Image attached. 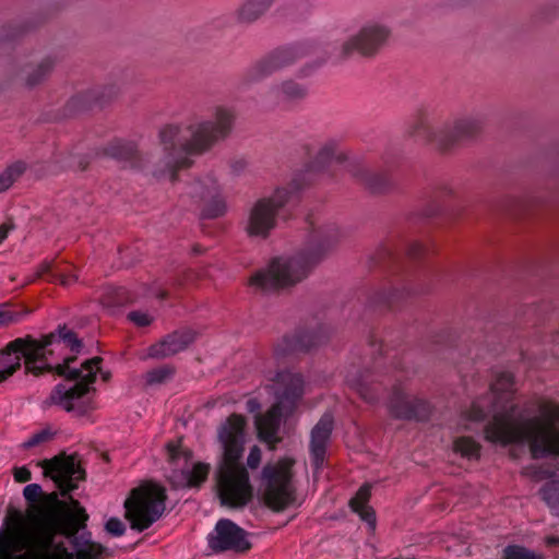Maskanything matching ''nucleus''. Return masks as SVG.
Listing matches in <instances>:
<instances>
[{"label":"nucleus","mask_w":559,"mask_h":559,"mask_svg":"<svg viewBox=\"0 0 559 559\" xmlns=\"http://www.w3.org/2000/svg\"><path fill=\"white\" fill-rule=\"evenodd\" d=\"M175 372L176 368L171 365H164L162 367L151 369L145 374L146 384H162L170 379Z\"/></svg>","instance_id":"e433bc0d"},{"label":"nucleus","mask_w":559,"mask_h":559,"mask_svg":"<svg viewBox=\"0 0 559 559\" xmlns=\"http://www.w3.org/2000/svg\"><path fill=\"white\" fill-rule=\"evenodd\" d=\"M391 33L390 26L384 23L368 22L342 44L340 58L346 60L354 52L364 58H373L386 46Z\"/></svg>","instance_id":"dca6fc26"},{"label":"nucleus","mask_w":559,"mask_h":559,"mask_svg":"<svg viewBox=\"0 0 559 559\" xmlns=\"http://www.w3.org/2000/svg\"><path fill=\"white\" fill-rule=\"evenodd\" d=\"M310 182L307 174L293 176L285 187H278L271 195L257 200L249 209L243 229L250 237L267 238L276 227V217L282 209L299 201L300 192Z\"/></svg>","instance_id":"9d476101"},{"label":"nucleus","mask_w":559,"mask_h":559,"mask_svg":"<svg viewBox=\"0 0 559 559\" xmlns=\"http://www.w3.org/2000/svg\"><path fill=\"white\" fill-rule=\"evenodd\" d=\"M13 476H14L15 481H17V483H26V481L31 480L32 473L25 466L14 467Z\"/></svg>","instance_id":"864d4df0"},{"label":"nucleus","mask_w":559,"mask_h":559,"mask_svg":"<svg viewBox=\"0 0 559 559\" xmlns=\"http://www.w3.org/2000/svg\"><path fill=\"white\" fill-rule=\"evenodd\" d=\"M431 411L427 401L409 396L401 388L393 389L389 401V412L395 419L427 421Z\"/></svg>","instance_id":"aec40b11"},{"label":"nucleus","mask_w":559,"mask_h":559,"mask_svg":"<svg viewBox=\"0 0 559 559\" xmlns=\"http://www.w3.org/2000/svg\"><path fill=\"white\" fill-rule=\"evenodd\" d=\"M338 147V141L334 139L325 141L321 144L314 158L307 165V167L296 171L293 175L297 176L299 174H307L309 176L310 182L304 187V190L309 188L314 182L316 177L325 169V167L331 163L333 158H341V156L337 154Z\"/></svg>","instance_id":"a878e982"},{"label":"nucleus","mask_w":559,"mask_h":559,"mask_svg":"<svg viewBox=\"0 0 559 559\" xmlns=\"http://www.w3.org/2000/svg\"><path fill=\"white\" fill-rule=\"evenodd\" d=\"M55 333H57L56 341H63L72 352L80 353L81 348L83 347V344L82 341L78 338L76 334L72 330L63 325L59 326Z\"/></svg>","instance_id":"4c0bfd02"},{"label":"nucleus","mask_w":559,"mask_h":559,"mask_svg":"<svg viewBox=\"0 0 559 559\" xmlns=\"http://www.w3.org/2000/svg\"><path fill=\"white\" fill-rule=\"evenodd\" d=\"M293 7L301 10L302 14H309L312 9V5L308 0H296L293 2Z\"/></svg>","instance_id":"4d7b16f0"},{"label":"nucleus","mask_w":559,"mask_h":559,"mask_svg":"<svg viewBox=\"0 0 559 559\" xmlns=\"http://www.w3.org/2000/svg\"><path fill=\"white\" fill-rule=\"evenodd\" d=\"M511 412L499 413L484 429L486 440L492 443H519L526 441L532 457L559 455V405L543 404L540 416L515 419L514 407Z\"/></svg>","instance_id":"20e7f679"},{"label":"nucleus","mask_w":559,"mask_h":559,"mask_svg":"<svg viewBox=\"0 0 559 559\" xmlns=\"http://www.w3.org/2000/svg\"><path fill=\"white\" fill-rule=\"evenodd\" d=\"M296 461L283 457L276 464H266L262 469L263 500L274 512H283L297 500L296 487L293 484V466Z\"/></svg>","instance_id":"4468645a"},{"label":"nucleus","mask_w":559,"mask_h":559,"mask_svg":"<svg viewBox=\"0 0 559 559\" xmlns=\"http://www.w3.org/2000/svg\"><path fill=\"white\" fill-rule=\"evenodd\" d=\"M275 0H245L235 11L236 22L240 25H251L271 9Z\"/></svg>","instance_id":"c756f323"},{"label":"nucleus","mask_w":559,"mask_h":559,"mask_svg":"<svg viewBox=\"0 0 559 559\" xmlns=\"http://www.w3.org/2000/svg\"><path fill=\"white\" fill-rule=\"evenodd\" d=\"M480 444L468 436L459 437L453 442L454 452L468 460H478L480 457Z\"/></svg>","instance_id":"473e14b6"},{"label":"nucleus","mask_w":559,"mask_h":559,"mask_svg":"<svg viewBox=\"0 0 559 559\" xmlns=\"http://www.w3.org/2000/svg\"><path fill=\"white\" fill-rule=\"evenodd\" d=\"M129 319L140 328L148 326L153 322V317H129Z\"/></svg>","instance_id":"13d9d810"},{"label":"nucleus","mask_w":559,"mask_h":559,"mask_svg":"<svg viewBox=\"0 0 559 559\" xmlns=\"http://www.w3.org/2000/svg\"><path fill=\"white\" fill-rule=\"evenodd\" d=\"M274 381L283 386V391L277 396V402L264 414L255 418L258 437L267 443L270 450H274L276 444L282 441L277 436L281 427V419L290 416L298 401L304 394V379L299 373H292L287 370L278 371Z\"/></svg>","instance_id":"f8f14e48"},{"label":"nucleus","mask_w":559,"mask_h":559,"mask_svg":"<svg viewBox=\"0 0 559 559\" xmlns=\"http://www.w3.org/2000/svg\"><path fill=\"white\" fill-rule=\"evenodd\" d=\"M271 92L280 103L288 106H296L308 97V87L293 79L274 84Z\"/></svg>","instance_id":"bb28decb"},{"label":"nucleus","mask_w":559,"mask_h":559,"mask_svg":"<svg viewBox=\"0 0 559 559\" xmlns=\"http://www.w3.org/2000/svg\"><path fill=\"white\" fill-rule=\"evenodd\" d=\"M539 495L550 509L559 513V480L547 481L539 489Z\"/></svg>","instance_id":"f704fd0d"},{"label":"nucleus","mask_w":559,"mask_h":559,"mask_svg":"<svg viewBox=\"0 0 559 559\" xmlns=\"http://www.w3.org/2000/svg\"><path fill=\"white\" fill-rule=\"evenodd\" d=\"M211 466L207 463L198 462L191 471H182L177 477L169 478L171 487L177 488H199L207 479Z\"/></svg>","instance_id":"7c9ffc66"},{"label":"nucleus","mask_w":559,"mask_h":559,"mask_svg":"<svg viewBox=\"0 0 559 559\" xmlns=\"http://www.w3.org/2000/svg\"><path fill=\"white\" fill-rule=\"evenodd\" d=\"M547 467L552 472V476L555 477L557 472L559 471V461L557 457H554L550 462L545 463Z\"/></svg>","instance_id":"680f3d73"},{"label":"nucleus","mask_w":559,"mask_h":559,"mask_svg":"<svg viewBox=\"0 0 559 559\" xmlns=\"http://www.w3.org/2000/svg\"><path fill=\"white\" fill-rule=\"evenodd\" d=\"M36 513L28 520L20 510L9 508L4 519L7 532L0 531L4 539L8 559H74L62 540L52 537L46 544L35 534Z\"/></svg>","instance_id":"6e6552de"},{"label":"nucleus","mask_w":559,"mask_h":559,"mask_svg":"<svg viewBox=\"0 0 559 559\" xmlns=\"http://www.w3.org/2000/svg\"><path fill=\"white\" fill-rule=\"evenodd\" d=\"M74 153H60L53 157V164L59 171L75 170Z\"/></svg>","instance_id":"a19ab883"},{"label":"nucleus","mask_w":559,"mask_h":559,"mask_svg":"<svg viewBox=\"0 0 559 559\" xmlns=\"http://www.w3.org/2000/svg\"><path fill=\"white\" fill-rule=\"evenodd\" d=\"M166 451L168 454V461L175 463L181 455V439L177 441H170L166 444Z\"/></svg>","instance_id":"09e8293b"},{"label":"nucleus","mask_w":559,"mask_h":559,"mask_svg":"<svg viewBox=\"0 0 559 559\" xmlns=\"http://www.w3.org/2000/svg\"><path fill=\"white\" fill-rule=\"evenodd\" d=\"M74 159H75V170H81V171H84L87 169L88 165H90V157L88 155H84V154H74Z\"/></svg>","instance_id":"5fc2aeb1"},{"label":"nucleus","mask_w":559,"mask_h":559,"mask_svg":"<svg viewBox=\"0 0 559 559\" xmlns=\"http://www.w3.org/2000/svg\"><path fill=\"white\" fill-rule=\"evenodd\" d=\"M150 294L158 299H164L168 295L167 290L159 287L150 288Z\"/></svg>","instance_id":"052dcab7"},{"label":"nucleus","mask_w":559,"mask_h":559,"mask_svg":"<svg viewBox=\"0 0 559 559\" xmlns=\"http://www.w3.org/2000/svg\"><path fill=\"white\" fill-rule=\"evenodd\" d=\"M75 360L76 356H69L62 364L55 366L53 373L74 384L70 388L62 383L56 385L47 403L59 405L66 412L74 413L76 417H84L96 409L94 401L96 388L93 384L96 382L103 358L95 356L85 360L81 368H72L71 365Z\"/></svg>","instance_id":"0eeeda50"},{"label":"nucleus","mask_w":559,"mask_h":559,"mask_svg":"<svg viewBox=\"0 0 559 559\" xmlns=\"http://www.w3.org/2000/svg\"><path fill=\"white\" fill-rule=\"evenodd\" d=\"M513 388V376L510 372H501L496 381L490 385L495 395L499 393L510 394Z\"/></svg>","instance_id":"58836bf2"},{"label":"nucleus","mask_w":559,"mask_h":559,"mask_svg":"<svg viewBox=\"0 0 559 559\" xmlns=\"http://www.w3.org/2000/svg\"><path fill=\"white\" fill-rule=\"evenodd\" d=\"M333 424V416L325 413L312 428L310 450L312 464L316 469H320L323 465L326 453V443L331 437Z\"/></svg>","instance_id":"393cba45"},{"label":"nucleus","mask_w":559,"mask_h":559,"mask_svg":"<svg viewBox=\"0 0 559 559\" xmlns=\"http://www.w3.org/2000/svg\"><path fill=\"white\" fill-rule=\"evenodd\" d=\"M120 93L116 84L96 86L79 93L67 103L71 114H79L95 107H103L114 100Z\"/></svg>","instance_id":"5701e85b"},{"label":"nucleus","mask_w":559,"mask_h":559,"mask_svg":"<svg viewBox=\"0 0 559 559\" xmlns=\"http://www.w3.org/2000/svg\"><path fill=\"white\" fill-rule=\"evenodd\" d=\"M14 322V317H0V325L7 326Z\"/></svg>","instance_id":"338daca9"},{"label":"nucleus","mask_w":559,"mask_h":559,"mask_svg":"<svg viewBox=\"0 0 559 559\" xmlns=\"http://www.w3.org/2000/svg\"><path fill=\"white\" fill-rule=\"evenodd\" d=\"M132 301V294L124 287L107 288L102 298V304L107 309H120Z\"/></svg>","instance_id":"2f4dec72"},{"label":"nucleus","mask_w":559,"mask_h":559,"mask_svg":"<svg viewBox=\"0 0 559 559\" xmlns=\"http://www.w3.org/2000/svg\"><path fill=\"white\" fill-rule=\"evenodd\" d=\"M452 193V190L448 187V186H442L441 188H439V190H437L433 194V202L437 203L436 207L433 210H427L425 212V215L426 216H432L435 214H437L441 207L440 205V201L443 197L445 195H450Z\"/></svg>","instance_id":"a18cd8bd"},{"label":"nucleus","mask_w":559,"mask_h":559,"mask_svg":"<svg viewBox=\"0 0 559 559\" xmlns=\"http://www.w3.org/2000/svg\"><path fill=\"white\" fill-rule=\"evenodd\" d=\"M485 417V413L483 409H477V413L475 414V419H483Z\"/></svg>","instance_id":"774afa93"},{"label":"nucleus","mask_w":559,"mask_h":559,"mask_svg":"<svg viewBox=\"0 0 559 559\" xmlns=\"http://www.w3.org/2000/svg\"><path fill=\"white\" fill-rule=\"evenodd\" d=\"M166 489L153 481L133 488L124 500V519L130 527L143 532L163 515L166 507Z\"/></svg>","instance_id":"ddd939ff"},{"label":"nucleus","mask_w":559,"mask_h":559,"mask_svg":"<svg viewBox=\"0 0 559 559\" xmlns=\"http://www.w3.org/2000/svg\"><path fill=\"white\" fill-rule=\"evenodd\" d=\"M532 473L531 476L537 480H545L552 478V472L547 467L545 464L538 465V466H532Z\"/></svg>","instance_id":"8fccbe9b"},{"label":"nucleus","mask_w":559,"mask_h":559,"mask_svg":"<svg viewBox=\"0 0 559 559\" xmlns=\"http://www.w3.org/2000/svg\"><path fill=\"white\" fill-rule=\"evenodd\" d=\"M371 497V485L364 484L356 495L349 500V507L352 510L359 515V518L365 521L369 530L371 532L376 531L377 526V516L374 509L369 506V500Z\"/></svg>","instance_id":"cd10ccee"},{"label":"nucleus","mask_w":559,"mask_h":559,"mask_svg":"<svg viewBox=\"0 0 559 559\" xmlns=\"http://www.w3.org/2000/svg\"><path fill=\"white\" fill-rule=\"evenodd\" d=\"M307 223L310 231L297 253L292 257H275L249 278V285L263 294H281L294 288L337 248L344 238L334 223L319 224L312 216Z\"/></svg>","instance_id":"f03ea898"},{"label":"nucleus","mask_w":559,"mask_h":559,"mask_svg":"<svg viewBox=\"0 0 559 559\" xmlns=\"http://www.w3.org/2000/svg\"><path fill=\"white\" fill-rule=\"evenodd\" d=\"M57 340V333L50 332L41 336L40 340L26 335L19 337L7 344L0 350L2 356L0 369V382L5 381L21 368V360L24 358L25 373H32L39 377L47 372H53L55 366L48 364V357L52 355V345Z\"/></svg>","instance_id":"9b49d317"},{"label":"nucleus","mask_w":559,"mask_h":559,"mask_svg":"<svg viewBox=\"0 0 559 559\" xmlns=\"http://www.w3.org/2000/svg\"><path fill=\"white\" fill-rule=\"evenodd\" d=\"M236 111L231 107L216 106L213 110V120L191 123L182 129L177 124L166 126L159 132L160 143L164 146V158L152 171L156 178L169 176L175 181L179 169L191 166L189 155L202 154L209 151L218 141L225 140L233 131Z\"/></svg>","instance_id":"7ed1b4c3"},{"label":"nucleus","mask_w":559,"mask_h":559,"mask_svg":"<svg viewBox=\"0 0 559 559\" xmlns=\"http://www.w3.org/2000/svg\"><path fill=\"white\" fill-rule=\"evenodd\" d=\"M261 462V450L258 445H253L250 449V453L247 459V464L250 468H257Z\"/></svg>","instance_id":"603ef678"},{"label":"nucleus","mask_w":559,"mask_h":559,"mask_svg":"<svg viewBox=\"0 0 559 559\" xmlns=\"http://www.w3.org/2000/svg\"><path fill=\"white\" fill-rule=\"evenodd\" d=\"M48 281L49 282H59L62 286H70L72 283H75L78 282V275L76 274H70V275H67V274H63V273H56V272H50L48 275Z\"/></svg>","instance_id":"49530a36"},{"label":"nucleus","mask_w":559,"mask_h":559,"mask_svg":"<svg viewBox=\"0 0 559 559\" xmlns=\"http://www.w3.org/2000/svg\"><path fill=\"white\" fill-rule=\"evenodd\" d=\"M487 121L488 114L477 110L462 115L435 129L430 122L429 111L426 108H419L408 133L421 138L425 142L433 144L439 152L447 154L459 147L462 142L479 136Z\"/></svg>","instance_id":"1a4fd4ad"},{"label":"nucleus","mask_w":559,"mask_h":559,"mask_svg":"<svg viewBox=\"0 0 559 559\" xmlns=\"http://www.w3.org/2000/svg\"><path fill=\"white\" fill-rule=\"evenodd\" d=\"M424 252V247L419 242H412L407 247V254L413 258L417 259L419 258Z\"/></svg>","instance_id":"6e6d98bb"},{"label":"nucleus","mask_w":559,"mask_h":559,"mask_svg":"<svg viewBox=\"0 0 559 559\" xmlns=\"http://www.w3.org/2000/svg\"><path fill=\"white\" fill-rule=\"evenodd\" d=\"M449 271L438 269L390 287H371L356 299L340 298L323 308L330 312H400L408 298L431 295L445 283Z\"/></svg>","instance_id":"423d86ee"},{"label":"nucleus","mask_w":559,"mask_h":559,"mask_svg":"<svg viewBox=\"0 0 559 559\" xmlns=\"http://www.w3.org/2000/svg\"><path fill=\"white\" fill-rule=\"evenodd\" d=\"M38 465L44 476L55 483L59 491L48 493L43 508L36 512L35 534L46 544L52 537L67 538L75 549V559H103L114 552L99 543L92 540L91 532H83L87 526L88 514L80 501L70 493L78 489L79 481L86 479L85 468L79 461V454L68 455L61 452L51 459L43 460Z\"/></svg>","instance_id":"f257e3e1"},{"label":"nucleus","mask_w":559,"mask_h":559,"mask_svg":"<svg viewBox=\"0 0 559 559\" xmlns=\"http://www.w3.org/2000/svg\"><path fill=\"white\" fill-rule=\"evenodd\" d=\"M43 493V490H41V487L38 485V484H31V485H27L24 490H23V495H24V498L28 501V502H35L38 500V498L41 496Z\"/></svg>","instance_id":"3c124183"},{"label":"nucleus","mask_w":559,"mask_h":559,"mask_svg":"<svg viewBox=\"0 0 559 559\" xmlns=\"http://www.w3.org/2000/svg\"><path fill=\"white\" fill-rule=\"evenodd\" d=\"M51 267H52V262H44L41 265H40V275H48L50 272H51Z\"/></svg>","instance_id":"69168bd1"},{"label":"nucleus","mask_w":559,"mask_h":559,"mask_svg":"<svg viewBox=\"0 0 559 559\" xmlns=\"http://www.w3.org/2000/svg\"><path fill=\"white\" fill-rule=\"evenodd\" d=\"M33 311V308H29L22 304H0V314H31Z\"/></svg>","instance_id":"79ce46f5"},{"label":"nucleus","mask_w":559,"mask_h":559,"mask_svg":"<svg viewBox=\"0 0 559 559\" xmlns=\"http://www.w3.org/2000/svg\"><path fill=\"white\" fill-rule=\"evenodd\" d=\"M246 425L245 416L233 413L217 432L223 453L215 472V487L221 504L233 509L245 507L253 497L249 473L241 463Z\"/></svg>","instance_id":"39448f33"},{"label":"nucleus","mask_w":559,"mask_h":559,"mask_svg":"<svg viewBox=\"0 0 559 559\" xmlns=\"http://www.w3.org/2000/svg\"><path fill=\"white\" fill-rule=\"evenodd\" d=\"M187 194L201 209V218L214 219L226 213L227 206L221 187L211 175L191 182Z\"/></svg>","instance_id":"f3484780"},{"label":"nucleus","mask_w":559,"mask_h":559,"mask_svg":"<svg viewBox=\"0 0 559 559\" xmlns=\"http://www.w3.org/2000/svg\"><path fill=\"white\" fill-rule=\"evenodd\" d=\"M195 340V332L191 329L174 331L162 341L148 347L147 357L164 359L185 350Z\"/></svg>","instance_id":"b1692460"},{"label":"nucleus","mask_w":559,"mask_h":559,"mask_svg":"<svg viewBox=\"0 0 559 559\" xmlns=\"http://www.w3.org/2000/svg\"><path fill=\"white\" fill-rule=\"evenodd\" d=\"M311 40L297 41L280 46L254 61L243 73V84L260 82L283 69L293 66L298 60L309 56L316 49Z\"/></svg>","instance_id":"2eb2a0df"},{"label":"nucleus","mask_w":559,"mask_h":559,"mask_svg":"<svg viewBox=\"0 0 559 559\" xmlns=\"http://www.w3.org/2000/svg\"><path fill=\"white\" fill-rule=\"evenodd\" d=\"M59 62L60 58L57 53H48L38 59L23 62L17 72L22 86L26 90H34L45 84Z\"/></svg>","instance_id":"412c9836"},{"label":"nucleus","mask_w":559,"mask_h":559,"mask_svg":"<svg viewBox=\"0 0 559 559\" xmlns=\"http://www.w3.org/2000/svg\"><path fill=\"white\" fill-rule=\"evenodd\" d=\"M500 559H545L543 555L521 545H508Z\"/></svg>","instance_id":"c9c22d12"},{"label":"nucleus","mask_w":559,"mask_h":559,"mask_svg":"<svg viewBox=\"0 0 559 559\" xmlns=\"http://www.w3.org/2000/svg\"><path fill=\"white\" fill-rule=\"evenodd\" d=\"M394 259L392 248L386 245L379 246L376 251L370 255L369 261L372 266L384 265Z\"/></svg>","instance_id":"ea45409f"},{"label":"nucleus","mask_w":559,"mask_h":559,"mask_svg":"<svg viewBox=\"0 0 559 559\" xmlns=\"http://www.w3.org/2000/svg\"><path fill=\"white\" fill-rule=\"evenodd\" d=\"M215 533L210 537L209 545L216 554L225 551L245 554L252 548L248 533L228 519H222L216 523Z\"/></svg>","instance_id":"a211bd4d"},{"label":"nucleus","mask_w":559,"mask_h":559,"mask_svg":"<svg viewBox=\"0 0 559 559\" xmlns=\"http://www.w3.org/2000/svg\"><path fill=\"white\" fill-rule=\"evenodd\" d=\"M350 176L371 193H386L394 183L386 170L374 168L366 163L357 162L349 165Z\"/></svg>","instance_id":"4be33fe9"},{"label":"nucleus","mask_w":559,"mask_h":559,"mask_svg":"<svg viewBox=\"0 0 559 559\" xmlns=\"http://www.w3.org/2000/svg\"><path fill=\"white\" fill-rule=\"evenodd\" d=\"M330 331L318 324L299 328L292 335H285L276 345V357H285L298 353H308L329 338Z\"/></svg>","instance_id":"6ab92c4d"},{"label":"nucleus","mask_w":559,"mask_h":559,"mask_svg":"<svg viewBox=\"0 0 559 559\" xmlns=\"http://www.w3.org/2000/svg\"><path fill=\"white\" fill-rule=\"evenodd\" d=\"M126 525L118 518H110L105 523V531L111 536H122L126 533Z\"/></svg>","instance_id":"c03bdc74"},{"label":"nucleus","mask_w":559,"mask_h":559,"mask_svg":"<svg viewBox=\"0 0 559 559\" xmlns=\"http://www.w3.org/2000/svg\"><path fill=\"white\" fill-rule=\"evenodd\" d=\"M247 408H248L249 412L253 413V412L260 409V404H259V402L255 399H250L247 402Z\"/></svg>","instance_id":"e2e57ef3"},{"label":"nucleus","mask_w":559,"mask_h":559,"mask_svg":"<svg viewBox=\"0 0 559 559\" xmlns=\"http://www.w3.org/2000/svg\"><path fill=\"white\" fill-rule=\"evenodd\" d=\"M14 228L12 223H3L0 225V243L7 239L9 233Z\"/></svg>","instance_id":"bf43d9fd"},{"label":"nucleus","mask_w":559,"mask_h":559,"mask_svg":"<svg viewBox=\"0 0 559 559\" xmlns=\"http://www.w3.org/2000/svg\"><path fill=\"white\" fill-rule=\"evenodd\" d=\"M103 154L118 162L130 163L131 167H141L142 158L134 143L116 139L103 148Z\"/></svg>","instance_id":"c85d7f7f"},{"label":"nucleus","mask_w":559,"mask_h":559,"mask_svg":"<svg viewBox=\"0 0 559 559\" xmlns=\"http://www.w3.org/2000/svg\"><path fill=\"white\" fill-rule=\"evenodd\" d=\"M545 544L547 547L559 546V537L557 536H546Z\"/></svg>","instance_id":"0e129e2a"},{"label":"nucleus","mask_w":559,"mask_h":559,"mask_svg":"<svg viewBox=\"0 0 559 559\" xmlns=\"http://www.w3.org/2000/svg\"><path fill=\"white\" fill-rule=\"evenodd\" d=\"M26 170V164L22 160L8 166L0 174V193L7 191Z\"/></svg>","instance_id":"72a5a7b5"},{"label":"nucleus","mask_w":559,"mask_h":559,"mask_svg":"<svg viewBox=\"0 0 559 559\" xmlns=\"http://www.w3.org/2000/svg\"><path fill=\"white\" fill-rule=\"evenodd\" d=\"M357 392L368 403H373L378 399L374 389L370 388L367 383L362 381L358 382Z\"/></svg>","instance_id":"de8ad7c7"},{"label":"nucleus","mask_w":559,"mask_h":559,"mask_svg":"<svg viewBox=\"0 0 559 559\" xmlns=\"http://www.w3.org/2000/svg\"><path fill=\"white\" fill-rule=\"evenodd\" d=\"M55 433L49 429H43L39 432L33 435L24 444L25 449H31L36 447L43 442L49 441L53 438Z\"/></svg>","instance_id":"37998d69"}]
</instances>
